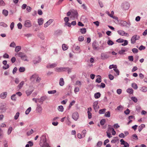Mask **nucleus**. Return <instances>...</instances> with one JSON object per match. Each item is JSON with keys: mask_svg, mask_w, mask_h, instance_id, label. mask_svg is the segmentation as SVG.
<instances>
[{"mask_svg": "<svg viewBox=\"0 0 147 147\" xmlns=\"http://www.w3.org/2000/svg\"><path fill=\"white\" fill-rule=\"evenodd\" d=\"M15 56H18V57H20L21 59L25 61H28V59H27V57L26 55L22 52H19L15 54Z\"/></svg>", "mask_w": 147, "mask_h": 147, "instance_id": "nucleus-1", "label": "nucleus"}, {"mask_svg": "<svg viewBox=\"0 0 147 147\" xmlns=\"http://www.w3.org/2000/svg\"><path fill=\"white\" fill-rule=\"evenodd\" d=\"M140 38L139 36L137 35H134L132 36L131 39V42L132 44H134L136 40H138Z\"/></svg>", "mask_w": 147, "mask_h": 147, "instance_id": "nucleus-2", "label": "nucleus"}, {"mask_svg": "<svg viewBox=\"0 0 147 147\" xmlns=\"http://www.w3.org/2000/svg\"><path fill=\"white\" fill-rule=\"evenodd\" d=\"M24 26L28 28L32 26V24L29 20H27L25 22Z\"/></svg>", "mask_w": 147, "mask_h": 147, "instance_id": "nucleus-3", "label": "nucleus"}, {"mask_svg": "<svg viewBox=\"0 0 147 147\" xmlns=\"http://www.w3.org/2000/svg\"><path fill=\"white\" fill-rule=\"evenodd\" d=\"M72 118L75 121H76L79 118V114L78 112H75L73 114Z\"/></svg>", "mask_w": 147, "mask_h": 147, "instance_id": "nucleus-4", "label": "nucleus"}, {"mask_svg": "<svg viewBox=\"0 0 147 147\" xmlns=\"http://www.w3.org/2000/svg\"><path fill=\"white\" fill-rule=\"evenodd\" d=\"M120 142L121 144L124 145L125 147H129V144L126 142L123 139H121L120 140Z\"/></svg>", "mask_w": 147, "mask_h": 147, "instance_id": "nucleus-5", "label": "nucleus"}, {"mask_svg": "<svg viewBox=\"0 0 147 147\" xmlns=\"http://www.w3.org/2000/svg\"><path fill=\"white\" fill-rule=\"evenodd\" d=\"M29 88L30 90H27L26 92L27 96L30 95L32 93L33 90L32 86H30Z\"/></svg>", "mask_w": 147, "mask_h": 147, "instance_id": "nucleus-6", "label": "nucleus"}, {"mask_svg": "<svg viewBox=\"0 0 147 147\" xmlns=\"http://www.w3.org/2000/svg\"><path fill=\"white\" fill-rule=\"evenodd\" d=\"M65 67L56 68L55 70L57 72H61L63 71H65Z\"/></svg>", "mask_w": 147, "mask_h": 147, "instance_id": "nucleus-7", "label": "nucleus"}, {"mask_svg": "<svg viewBox=\"0 0 147 147\" xmlns=\"http://www.w3.org/2000/svg\"><path fill=\"white\" fill-rule=\"evenodd\" d=\"M53 19H50L44 25L45 28H46L50 25L53 21Z\"/></svg>", "mask_w": 147, "mask_h": 147, "instance_id": "nucleus-8", "label": "nucleus"}, {"mask_svg": "<svg viewBox=\"0 0 147 147\" xmlns=\"http://www.w3.org/2000/svg\"><path fill=\"white\" fill-rule=\"evenodd\" d=\"M47 98V96H44L41 97L40 99H38L37 100L39 102H43V101L45 100Z\"/></svg>", "mask_w": 147, "mask_h": 147, "instance_id": "nucleus-9", "label": "nucleus"}, {"mask_svg": "<svg viewBox=\"0 0 147 147\" xmlns=\"http://www.w3.org/2000/svg\"><path fill=\"white\" fill-rule=\"evenodd\" d=\"M118 33L120 35L123 36L125 35L126 36L128 35V34L127 33L123 31L122 30H119L117 31Z\"/></svg>", "mask_w": 147, "mask_h": 147, "instance_id": "nucleus-10", "label": "nucleus"}, {"mask_svg": "<svg viewBox=\"0 0 147 147\" xmlns=\"http://www.w3.org/2000/svg\"><path fill=\"white\" fill-rule=\"evenodd\" d=\"M98 104V101H95L93 103V107L94 109L96 111L98 109L97 105Z\"/></svg>", "mask_w": 147, "mask_h": 147, "instance_id": "nucleus-11", "label": "nucleus"}, {"mask_svg": "<svg viewBox=\"0 0 147 147\" xmlns=\"http://www.w3.org/2000/svg\"><path fill=\"white\" fill-rule=\"evenodd\" d=\"M42 110V107L40 105H38L36 109V110L38 112L40 113L41 112Z\"/></svg>", "mask_w": 147, "mask_h": 147, "instance_id": "nucleus-12", "label": "nucleus"}, {"mask_svg": "<svg viewBox=\"0 0 147 147\" xmlns=\"http://www.w3.org/2000/svg\"><path fill=\"white\" fill-rule=\"evenodd\" d=\"M43 20L42 18L38 19V22L39 25H42L43 24Z\"/></svg>", "mask_w": 147, "mask_h": 147, "instance_id": "nucleus-13", "label": "nucleus"}, {"mask_svg": "<svg viewBox=\"0 0 147 147\" xmlns=\"http://www.w3.org/2000/svg\"><path fill=\"white\" fill-rule=\"evenodd\" d=\"M59 84L61 86H62L64 85V82L63 78H61L60 79Z\"/></svg>", "mask_w": 147, "mask_h": 147, "instance_id": "nucleus-14", "label": "nucleus"}, {"mask_svg": "<svg viewBox=\"0 0 147 147\" xmlns=\"http://www.w3.org/2000/svg\"><path fill=\"white\" fill-rule=\"evenodd\" d=\"M129 94H132L133 93V90L131 88H128L126 91Z\"/></svg>", "mask_w": 147, "mask_h": 147, "instance_id": "nucleus-15", "label": "nucleus"}, {"mask_svg": "<svg viewBox=\"0 0 147 147\" xmlns=\"http://www.w3.org/2000/svg\"><path fill=\"white\" fill-rule=\"evenodd\" d=\"M57 65V64L56 63H53V64L48 65L47 67V68H52L54 67H56Z\"/></svg>", "mask_w": 147, "mask_h": 147, "instance_id": "nucleus-16", "label": "nucleus"}, {"mask_svg": "<svg viewBox=\"0 0 147 147\" xmlns=\"http://www.w3.org/2000/svg\"><path fill=\"white\" fill-rule=\"evenodd\" d=\"M28 144H27L25 146V147H29L30 146L31 147L33 145V143L31 141H29L28 142Z\"/></svg>", "mask_w": 147, "mask_h": 147, "instance_id": "nucleus-17", "label": "nucleus"}, {"mask_svg": "<svg viewBox=\"0 0 147 147\" xmlns=\"http://www.w3.org/2000/svg\"><path fill=\"white\" fill-rule=\"evenodd\" d=\"M7 95L6 92H3L1 94V97L2 98L4 99L6 98Z\"/></svg>", "mask_w": 147, "mask_h": 147, "instance_id": "nucleus-18", "label": "nucleus"}, {"mask_svg": "<svg viewBox=\"0 0 147 147\" xmlns=\"http://www.w3.org/2000/svg\"><path fill=\"white\" fill-rule=\"evenodd\" d=\"M101 94L100 92H97L94 95V97L95 98H98L100 97Z\"/></svg>", "mask_w": 147, "mask_h": 147, "instance_id": "nucleus-19", "label": "nucleus"}, {"mask_svg": "<svg viewBox=\"0 0 147 147\" xmlns=\"http://www.w3.org/2000/svg\"><path fill=\"white\" fill-rule=\"evenodd\" d=\"M127 51V50L125 48H122L119 51V53L121 55L123 54L124 52Z\"/></svg>", "mask_w": 147, "mask_h": 147, "instance_id": "nucleus-20", "label": "nucleus"}, {"mask_svg": "<svg viewBox=\"0 0 147 147\" xmlns=\"http://www.w3.org/2000/svg\"><path fill=\"white\" fill-rule=\"evenodd\" d=\"M98 77L96 79V82L100 83L101 82V76L100 75H98Z\"/></svg>", "mask_w": 147, "mask_h": 147, "instance_id": "nucleus-21", "label": "nucleus"}, {"mask_svg": "<svg viewBox=\"0 0 147 147\" xmlns=\"http://www.w3.org/2000/svg\"><path fill=\"white\" fill-rule=\"evenodd\" d=\"M21 47L20 46H17L16 47L15 51L16 52L18 53L21 50Z\"/></svg>", "mask_w": 147, "mask_h": 147, "instance_id": "nucleus-22", "label": "nucleus"}, {"mask_svg": "<svg viewBox=\"0 0 147 147\" xmlns=\"http://www.w3.org/2000/svg\"><path fill=\"white\" fill-rule=\"evenodd\" d=\"M12 129L13 128L11 127L10 126L9 127L7 131V134L8 135H9L11 133Z\"/></svg>", "mask_w": 147, "mask_h": 147, "instance_id": "nucleus-23", "label": "nucleus"}, {"mask_svg": "<svg viewBox=\"0 0 147 147\" xmlns=\"http://www.w3.org/2000/svg\"><path fill=\"white\" fill-rule=\"evenodd\" d=\"M24 84V82L22 81L20 83V84L18 85V87L19 89H20L22 88L23 85Z\"/></svg>", "mask_w": 147, "mask_h": 147, "instance_id": "nucleus-24", "label": "nucleus"}, {"mask_svg": "<svg viewBox=\"0 0 147 147\" xmlns=\"http://www.w3.org/2000/svg\"><path fill=\"white\" fill-rule=\"evenodd\" d=\"M58 110L61 112H63V111L64 108L63 106L62 105H60L59 106L58 108Z\"/></svg>", "mask_w": 147, "mask_h": 147, "instance_id": "nucleus-25", "label": "nucleus"}, {"mask_svg": "<svg viewBox=\"0 0 147 147\" xmlns=\"http://www.w3.org/2000/svg\"><path fill=\"white\" fill-rule=\"evenodd\" d=\"M140 90L143 92H145L147 91V87L143 86L141 88Z\"/></svg>", "mask_w": 147, "mask_h": 147, "instance_id": "nucleus-26", "label": "nucleus"}, {"mask_svg": "<svg viewBox=\"0 0 147 147\" xmlns=\"http://www.w3.org/2000/svg\"><path fill=\"white\" fill-rule=\"evenodd\" d=\"M3 14L5 16H7L8 14V11L4 9L3 11Z\"/></svg>", "mask_w": 147, "mask_h": 147, "instance_id": "nucleus-27", "label": "nucleus"}, {"mask_svg": "<svg viewBox=\"0 0 147 147\" xmlns=\"http://www.w3.org/2000/svg\"><path fill=\"white\" fill-rule=\"evenodd\" d=\"M0 109L1 110V112H4L6 110V109L5 106L4 105L1 106L0 107Z\"/></svg>", "mask_w": 147, "mask_h": 147, "instance_id": "nucleus-28", "label": "nucleus"}, {"mask_svg": "<svg viewBox=\"0 0 147 147\" xmlns=\"http://www.w3.org/2000/svg\"><path fill=\"white\" fill-rule=\"evenodd\" d=\"M3 131L0 128V139L3 138Z\"/></svg>", "mask_w": 147, "mask_h": 147, "instance_id": "nucleus-29", "label": "nucleus"}, {"mask_svg": "<svg viewBox=\"0 0 147 147\" xmlns=\"http://www.w3.org/2000/svg\"><path fill=\"white\" fill-rule=\"evenodd\" d=\"M131 86L135 89H137L138 88V86L135 83H133L131 84Z\"/></svg>", "mask_w": 147, "mask_h": 147, "instance_id": "nucleus-30", "label": "nucleus"}, {"mask_svg": "<svg viewBox=\"0 0 147 147\" xmlns=\"http://www.w3.org/2000/svg\"><path fill=\"white\" fill-rule=\"evenodd\" d=\"M16 94H13L11 96V99L14 101H16Z\"/></svg>", "mask_w": 147, "mask_h": 147, "instance_id": "nucleus-31", "label": "nucleus"}, {"mask_svg": "<svg viewBox=\"0 0 147 147\" xmlns=\"http://www.w3.org/2000/svg\"><path fill=\"white\" fill-rule=\"evenodd\" d=\"M106 110V109H100L99 111V113L100 114H104V112Z\"/></svg>", "mask_w": 147, "mask_h": 147, "instance_id": "nucleus-32", "label": "nucleus"}, {"mask_svg": "<svg viewBox=\"0 0 147 147\" xmlns=\"http://www.w3.org/2000/svg\"><path fill=\"white\" fill-rule=\"evenodd\" d=\"M80 31L82 34H85L86 32V30L85 28H81L80 30Z\"/></svg>", "mask_w": 147, "mask_h": 147, "instance_id": "nucleus-33", "label": "nucleus"}, {"mask_svg": "<svg viewBox=\"0 0 147 147\" xmlns=\"http://www.w3.org/2000/svg\"><path fill=\"white\" fill-rule=\"evenodd\" d=\"M62 48L63 50L64 51L66 50L68 48V47H67V45L65 44L62 45Z\"/></svg>", "mask_w": 147, "mask_h": 147, "instance_id": "nucleus-34", "label": "nucleus"}, {"mask_svg": "<svg viewBox=\"0 0 147 147\" xmlns=\"http://www.w3.org/2000/svg\"><path fill=\"white\" fill-rule=\"evenodd\" d=\"M117 66L116 65H111L109 66V69H111L113 68H114V69H115L116 68H117Z\"/></svg>", "mask_w": 147, "mask_h": 147, "instance_id": "nucleus-35", "label": "nucleus"}, {"mask_svg": "<svg viewBox=\"0 0 147 147\" xmlns=\"http://www.w3.org/2000/svg\"><path fill=\"white\" fill-rule=\"evenodd\" d=\"M105 116L107 117H110V113L109 111H108L105 113Z\"/></svg>", "mask_w": 147, "mask_h": 147, "instance_id": "nucleus-36", "label": "nucleus"}, {"mask_svg": "<svg viewBox=\"0 0 147 147\" xmlns=\"http://www.w3.org/2000/svg\"><path fill=\"white\" fill-rule=\"evenodd\" d=\"M38 76L36 74H35L33 75H32L30 78L31 80L32 79V78H36L38 77Z\"/></svg>", "mask_w": 147, "mask_h": 147, "instance_id": "nucleus-37", "label": "nucleus"}, {"mask_svg": "<svg viewBox=\"0 0 147 147\" xmlns=\"http://www.w3.org/2000/svg\"><path fill=\"white\" fill-rule=\"evenodd\" d=\"M34 132L32 129H31L30 130L28 131L27 133V134L28 136H30Z\"/></svg>", "mask_w": 147, "mask_h": 147, "instance_id": "nucleus-38", "label": "nucleus"}, {"mask_svg": "<svg viewBox=\"0 0 147 147\" xmlns=\"http://www.w3.org/2000/svg\"><path fill=\"white\" fill-rule=\"evenodd\" d=\"M31 107H29L26 111L25 113L26 114H28L31 111Z\"/></svg>", "mask_w": 147, "mask_h": 147, "instance_id": "nucleus-39", "label": "nucleus"}, {"mask_svg": "<svg viewBox=\"0 0 147 147\" xmlns=\"http://www.w3.org/2000/svg\"><path fill=\"white\" fill-rule=\"evenodd\" d=\"M0 26H3L5 27H6L7 26V25L3 22H0Z\"/></svg>", "mask_w": 147, "mask_h": 147, "instance_id": "nucleus-40", "label": "nucleus"}, {"mask_svg": "<svg viewBox=\"0 0 147 147\" xmlns=\"http://www.w3.org/2000/svg\"><path fill=\"white\" fill-rule=\"evenodd\" d=\"M75 101L74 100H73L70 103L69 106V109H70L71 106L73 105L75 103Z\"/></svg>", "mask_w": 147, "mask_h": 147, "instance_id": "nucleus-41", "label": "nucleus"}, {"mask_svg": "<svg viewBox=\"0 0 147 147\" xmlns=\"http://www.w3.org/2000/svg\"><path fill=\"white\" fill-rule=\"evenodd\" d=\"M105 119H102L100 121V124L101 125H103L105 123Z\"/></svg>", "mask_w": 147, "mask_h": 147, "instance_id": "nucleus-42", "label": "nucleus"}, {"mask_svg": "<svg viewBox=\"0 0 147 147\" xmlns=\"http://www.w3.org/2000/svg\"><path fill=\"white\" fill-rule=\"evenodd\" d=\"M84 39V38L83 36H80L78 38V40L80 42L82 41Z\"/></svg>", "mask_w": 147, "mask_h": 147, "instance_id": "nucleus-43", "label": "nucleus"}, {"mask_svg": "<svg viewBox=\"0 0 147 147\" xmlns=\"http://www.w3.org/2000/svg\"><path fill=\"white\" fill-rule=\"evenodd\" d=\"M107 43L109 45H112L114 44L113 42L111 40H108Z\"/></svg>", "mask_w": 147, "mask_h": 147, "instance_id": "nucleus-44", "label": "nucleus"}, {"mask_svg": "<svg viewBox=\"0 0 147 147\" xmlns=\"http://www.w3.org/2000/svg\"><path fill=\"white\" fill-rule=\"evenodd\" d=\"M56 91L55 90H53L49 91L48 92V93L49 94H53L56 93Z\"/></svg>", "mask_w": 147, "mask_h": 147, "instance_id": "nucleus-45", "label": "nucleus"}, {"mask_svg": "<svg viewBox=\"0 0 147 147\" xmlns=\"http://www.w3.org/2000/svg\"><path fill=\"white\" fill-rule=\"evenodd\" d=\"M25 68L23 67H21L19 69V71L20 72H23L25 71Z\"/></svg>", "mask_w": 147, "mask_h": 147, "instance_id": "nucleus-46", "label": "nucleus"}, {"mask_svg": "<svg viewBox=\"0 0 147 147\" xmlns=\"http://www.w3.org/2000/svg\"><path fill=\"white\" fill-rule=\"evenodd\" d=\"M113 69L117 75H119V70L117 68L114 69Z\"/></svg>", "mask_w": 147, "mask_h": 147, "instance_id": "nucleus-47", "label": "nucleus"}, {"mask_svg": "<svg viewBox=\"0 0 147 147\" xmlns=\"http://www.w3.org/2000/svg\"><path fill=\"white\" fill-rule=\"evenodd\" d=\"M132 51L134 53H137L138 52V50L136 48H133L132 49Z\"/></svg>", "mask_w": 147, "mask_h": 147, "instance_id": "nucleus-48", "label": "nucleus"}, {"mask_svg": "<svg viewBox=\"0 0 147 147\" xmlns=\"http://www.w3.org/2000/svg\"><path fill=\"white\" fill-rule=\"evenodd\" d=\"M20 113L19 112H18L16 113V115H15L14 116V119H17Z\"/></svg>", "mask_w": 147, "mask_h": 147, "instance_id": "nucleus-49", "label": "nucleus"}, {"mask_svg": "<svg viewBox=\"0 0 147 147\" xmlns=\"http://www.w3.org/2000/svg\"><path fill=\"white\" fill-rule=\"evenodd\" d=\"M16 46V45L14 42H12L9 45L10 47H14Z\"/></svg>", "mask_w": 147, "mask_h": 147, "instance_id": "nucleus-50", "label": "nucleus"}, {"mask_svg": "<svg viewBox=\"0 0 147 147\" xmlns=\"http://www.w3.org/2000/svg\"><path fill=\"white\" fill-rule=\"evenodd\" d=\"M102 144V142L99 141L97 143V147H100Z\"/></svg>", "mask_w": 147, "mask_h": 147, "instance_id": "nucleus-51", "label": "nucleus"}, {"mask_svg": "<svg viewBox=\"0 0 147 147\" xmlns=\"http://www.w3.org/2000/svg\"><path fill=\"white\" fill-rule=\"evenodd\" d=\"M79 88L78 87H76L74 88V92L76 94L77 92H78L79 91Z\"/></svg>", "mask_w": 147, "mask_h": 147, "instance_id": "nucleus-52", "label": "nucleus"}, {"mask_svg": "<svg viewBox=\"0 0 147 147\" xmlns=\"http://www.w3.org/2000/svg\"><path fill=\"white\" fill-rule=\"evenodd\" d=\"M132 137L135 140H138V139L137 136L135 134H134L132 135Z\"/></svg>", "mask_w": 147, "mask_h": 147, "instance_id": "nucleus-53", "label": "nucleus"}, {"mask_svg": "<svg viewBox=\"0 0 147 147\" xmlns=\"http://www.w3.org/2000/svg\"><path fill=\"white\" fill-rule=\"evenodd\" d=\"M131 99L135 102H137L138 101L137 98L136 97H132L131 98Z\"/></svg>", "mask_w": 147, "mask_h": 147, "instance_id": "nucleus-54", "label": "nucleus"}, {"mask_svg": "<svg viewBox=\"0 0 147 147\" xmlns=\"http://www.w3.org/2000/svg\"><path fill=\"white\" fill-rule=\"evenodd\" d=\"M130 112V110L127 109L125 111H124V113L126 114V115H128L129 113Z\"/></svg>", "mask_w": 147, "mask_h": 147, "instance_id": "nucleus-55", "label": "nucleus"}, {"mask_svg": "<svg viewBox=\"0 0 147 147\" xmlns=\"http://www.w3.org/2000/svg\"><path fill=\"white\" fill-rule=\"evenodd\" d=\"M123 41L124 40L121 38H119L116 40V42H123Z\"/></svg>", "mask_w": 147, "mask_h": 147, "instance_id": "nucleus-56", "label": "nucleus"}, {"mask_svg": "<svg viewBox=\"0 0 147 147\" xmlns=\"http://www.w3.org/2000/svg\"><path fill=\"white\" fill-rule=\"evenodd\" d=\"M98 86H99L100 87H102V88H104L105 86V84L103 83H101L100 84V86L98 85Z\"/></svg>", "mask_w": 147, "mask_h": 147, "instance_id": "nucleus-57", "label": "nucleus"}, {"mask_svg": "<svg viewBox=\"0 0 147 147\" xmlns=\"http://www.w3.org/2000/svg\"><path fill=\"white\" fill-rule=\"evenodd\" d=\"M5 4V3L3 0H0V5L4 6Z\"/></svg>", "mask_w": 147, "mask_h": 147, "instance_id": "nucleus-58", "label": "nucleus"}, {"mask_svg": "<svg viewBox=\"0 0 147 147\" xmlns=\"http://www.w3.org/2000/svg\"><path fill=\"white\" fill-rule=\"evenodd\" d=\"M109 78L110 80H112L113 79L114 77L111 74H109Z\"/></svg>", "mask_w": 147, "mask_h": 147, "instance_id": "nucleus-59", "label": "nucleus"}, {"mask_svg": "<svg viewBox=\"0 0 147 147\" xmlns=\"http://www.w3.org/2000/svg\"><path fill=\"white\" fill-rule=\"evenodd\" d=\"M18 28L19 29H21L22 28V25L20 23H19L18 25Z\"/></svg>", "mask_w": 147, "mask_h": 147, "instance_id": "nucleus-60", "label": "nucleus"}, {"mask_svg": "<svg viewBox=\"0 0 147 147\" xmlns=\"http://www.w3.org/2000/svg\"><path fill=\"white\" fill-rule=\"evenodd\" d=\"M64 20L65 22V23H66L68 22L69 20V18L68 17H65L64 18Z\"/></svg>", "mask_w": 147, "mask_h": 147, "instance_id": "nucleus-61", "label": "nucleus"}, {"mask_svg": "<svg viewBox=\"0 0 147 147\" xmlns=\"http://www.w3.org/2000/svg\"><path fill=\"white\" fill-rule=\"evenodd\" d=\"M88 115V118L89 119H91L92 118V113L88 111L87 112Z\"/></svg>", "mask_w": 147, "mask_h": 147, "instance_id": "nucleus-62", "label": "nucleus"}, {"mask_svg": "<svg viewBox=\"0 0 147 147\" xmlns=\"http://www.w3.org/2000/svg\"><path fill=\"white\" fill-rule=\"evenodd\" d=\"M128 59L130 61H133V56H129L128 57Z\"/></svg>", "mask_w": 147, "mask_h": 147, "instance_id": "nucleus-63", "label": "nucleus"}, {"mask_svg": "<svg viewBox=\"0 0 147 147\" xmlns=\"http://www.w3.org/2000/svg\"><path fill=\"white\" fill-rule=\"evenodd\" d=\"M14 24L13 22H12L10 25V27L11 30H12L13 28Z\"/></svg>", "mask_w": 147, "mask_h": 147, "instance_id": "nucleus-64", "label": "nucleus"}]
</instances>
